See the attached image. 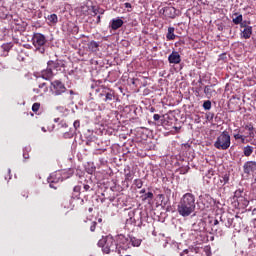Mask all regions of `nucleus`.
Returning a JSON list of instances; mask_svg holds the SVG:
<instances>
[{
  "label": "nucleus",
  "mask_w": 256,
  "mask_h": 256,
  "mask_svg": "<svg viewBox=\"0 0 256 256\" xmlns=\"http://www.w3.org/2000/svg\"><path fill=\"white\" fill-rule=\"evenodd\" d=\"M195 195L192 193L184 194L177 206V212L181 217H189L192 213H195Z\"/></svg>",
  "instance_id": "1"
},
{
  "label": "nucleus",
  "mask_w": 256,
  "mask_h": 256,
  "mask_svg": "<svg viewBox=\"0 0 256 256\" xmlns=\"http://www.w3.org/2000/svg\"><path fill=\"white\" fill-rule=\"evenodd\" d=\"M32 45L38 53H45L47 49V38L41 33H34L32 36Z\"/></svg>",
  "instance_id": "2"
},
{
  "label": "nucleus",
  "mask_w": 256,
  "mask_h": 256,
  "mask_svg": "<svg viewBox=\"0 0 256 256\" xmlns=\"http://www.w3.org/2000/svg\"><path fill=\"white\" fill-rule=\"evenodd\" d=\"M214 147L222 151H227L231 147V136L229 132L223 131L214 142Z\"/></svg>",
  "instance_id": "3"
},
{
  "label": "nucleus",
  "mask_w": 256,
  "mask_h": 256,
  "mask_svg": "<svg viewBox=\"0 0 256 256\" xmlns=\"http://www.w3.org/2000/svg\"><path fill=\"white\" fill-rule=\"evenodd\" d=\"M98 246L102 248L103 253L109 254L111 251H117V243L111 236H106L98 241Z\"/></svg>",
  "instance_id": "4"
},
{
  "label": "nucleus",
  "mask_w": 256,
  "mask_h": 256,
  "mask_svg": "<svg viewBox=\"0 0 256 256\" xmlns=\"http://www.w3.org/2000/svg\"><path fill=\"white\" fill-rule=\"evenodd\" d=\"M50 91L52 95L59 96V95H63V93L67 91V88L65 87V84H63V82L59 80H55L51 82Z\"/></svg>",
  "instance_id": "5"
},
{
  "label": "nucleus",
  "mask_w": 256,
  "mask_h": 256,
  "mask_svg": "<svg viewBox=\"0 0 256 256\" xmlns=\"http://www.w3.org/2000/svg\"><path fill=\"white\" fill-rule=\"evenodd\" d=\"M244 173L246 175H251V173H255L256 171V162L255 161H247L243 165Z\"/></svg>",
  "instance_id": "6"
},
{
  "label": "nucleus",
  "mask_w": 256,
  "mask_h": 256,
  "mask_svg": "<svg viewBox=\"0 0 256 256\" xmlns=\"http://www.w3.org/2000/svg\"><path fill=\"white\" fill-rule=\"evenodd\" d=\"M162 11L163 15H165V17H169V19H175L177 16V9H175L173 6L164 7Z\"/></svg>",
  "instance_id": "7"
},
{
  "label": "nucleus",
  "mask_w": 256,
  "mask_h": 256,
  "mask_svg": "<svg viewBox=\"0 0 256 256\" xmlns=\"http://www.w3.org/2000/svg\"><path fill=\"white\" fill-rule=\"evenodd\" d=\"M119 247H121L122 249H129V241H130V237H125V235L120 234L118 235L117 238Z\"/></svg>",
  "instance_id": "8"
},
{
  "label": "nucleus",
  "mask_w": 256,
  "mask_h": 256,
  "mask_svg": "<svg viewBox=\"0 0 256 256\" xmlns=\"http://www.w3.org/2000/svg\"><path fill=\"white\" fill-rule=\"evenodd\" d=\"M168 61L172 65H179L181 63V55L177 51H173L169 56H168Z\"/></svg>",
  "instance_id": "9"
},
{
  "label": "nucleus",
  "mask_w": 256,
  "mask_h": 256,
  "mask_svg": "<svg viewBox=\"0 0 256 256\" xmlns=\"http://www.w3.org/2000/svg\"><path fill=\"white\" fill-rule=\"evenodd\" d=\"M100 97H105V103H111V101L115 100V91L107 89L104 93L100 94Z\"/></svg>",
  "instance_id": "10"
},
{
  "label": "nucleus",
  "mask_w": 256,
  "mask_h": 256,
  "mask_svg": "<svg viewBox=\"0 0 256 256\" xmlns=\"http://www.w3.org/2000/svg\"><path fill=\"white\" fill-rule=\"evenodd\" d=\"M11 49H13V44H11V43L2 44L0 46L1 57H7V55L9 54V51H11Z\"/></svg>",
  "instance_id": "11"
},
{
  "label": "nucleus",
  "mask_w": 256,
  "mask_h": 256,
  "mask_svg": "<svg viewBox=\"0 0 256 256\" xmlns=\"http://www.w3.org/2000/svg\"><path fill=\"white\" fill-rule=\"evenodd\" d=\"M54 75H55V73L49 66H47V69L41 71V77H42V79H45L46 81H49V79H53Z\"/></svg>",
  "instance_id": "12"
},
{
  "label": "nucleus",
  "mask_w": 256,
  "mask_h": 256,
  "mask_svg": "<svg viewBox=\"0 0 256 256\" xmlns=\"http://www.w3.org/2000/svg\"><path fill=\"white\" fill-rule=\"evenodd\" d=\"M241 27H244L242 31V37L244 39H251V35H253V27L241 24Z\"/></svg>",
  "instance_id": "13"
},
{
  "label": "nucleus",
  "mask_w": 256,
  "mask_h": 256,
  "mask_svg": "<svg viewBox=\"0 0 256 256\" xmlns=\"http://www.w3.org/2000/svg\"><path fill=\"white\" fill-rule=\"evenodd\" d=\"M110 27L111 29H113V31H117V29H121V27H123V20L121 18L112 19Z\"/></svg>",
  "instance_id": "14"
},
{
  "label": "nucleus",
  "mask_w": 256,
  "mask_h": 256,
  "mask_svg": "<svg viewBox=\"0 0 256 256\" xmlns=\"http://www.w3.org/2000/svg\"><path fill=\"white\" fill-rule=\"evenodd\" d=\"M47 65L52 71H60L61 70V62H59V61L50 60V61H48Z\"/></svg>",
  "instance_id": "15"
},
{
  "label": "nucleus",
  "mask_w": 256,
  "mask_h": 256,
  "mask_svg": "<svg viewBox=\"0 0 256 256\" xmlns=\"http://www.w3.org/2000/svg\"><path fill=\"white\" fill-rule=\"evenodd\" d=\"M204 93L208 98L213 97V95H215V89H213V85L205 86Z\"/></svg>",
  "instance_id": "16"
},
{
  "label": "nucleus",
  "mask_w": 256,
  "mask_h": 256,
  "mask_svg": "<svg viewBox=\"0 0 256 256\" xmlns=\"http://www.w3.org/2000/svg\"><path fill=\"white\" fill-rule=\"evenodd\" d=\"M88 49H89V51H92V53H97V51H99V43H97L95 41H91L88 44Z\"/></svg>",
  "instance_id": "17"
},
{
  "label": "nucleus",
  "mask_w": 256,
  "mask_h": 256,
  "mask_svg": "<svg viewBox=\"0 0 256 256\" xmlns=\"http://www.w3.org/2000/svg\"><path fill=\"white\" fill-rule=\"evenodd\" d=\"M168 41H173L175 39V28L169 27L168 33L166 35Z\"/></svg>",
  "instance_id": "18"
},
{
  "label": "nucleus",
  "mask_w": 256,
  "mask_h": 256,
  "mask_svg": "<svg viewBox=\"0 0 256 256\" xmlns=\"http://www.w3.org/2000/svg\"><path fill=\"white\" fill-rule=\"evenodd\" d=\"M56 175H61V173L52 174V175L50 176V178H48V183H50V187H51L52 189H57V187H55V185H53V183H57V182L59 181V180L54 179V177H55Z\"/></svg>",
  "instance_id": "19"
},
{
  "label": "nucleus",
  "mask_w": 256,
  "mask_h": 256,
  "mask_svg": "<svg viewBox=\"0 0 256 256\" xmlns=\"http://www.w3.org/2000/svg\"><path fill=\"white\" fill-rule=\"evenodd\" d=\"M130 245L132 247H139V245H141V239H137L135 237H130L129 246Z\"/></svg>",
  "instance_id": "20"
},
{
  "label": "nucleus",
  "mask_w": 256,
  "mask_h": 256,
  "mask_svg": "<svg viewBox=\"0 0 256 256\" xmlns=\"http://www.w3.org/2000/svg\"><path fill=\"white\" fill-rule=\"evenodd\" d=\"M244 129H246V131H249L248 133V137H255V133L254 131V127L253 124H247L246 126H244Z\"/></svg>",
  "instance_id": "21"
},
{
  "label": "nucleus",
  "mask_w": 256,
  "mask_h": 256,
  "mask_svg": "<svg viewBox=\"0 0 256 256\" xmlns=\"http://www.w3.org/2000/svg\"><path fill=\"white\" fill-rule=\"evenodd\" d=\"M47 20L49 23H52V25H55L59 21V18L57 17V14H51L47 16Z\"/></svg>",
  "instance_id": "22"
},
{
  "label": "nucleus",
  "mask_w": 256,
  "mask_h": 256,
  "mask_svg": "<svg viewBox=\"0 0 256 256\" xmlns=\"http://www.w3.org/2000/svg\"><path fill=\"white\" fill-rule=\"evenodd\" d=\"M244 155L245 157H251V155H253V146H246L244 147Z\"/></svg>",
  "instance_id": "23"
},
{
  "label": "nucleus",
  "mask_w": 256,
  "mask_h": 256,
  "mask_svg": "<svg viewBox=\"0 0 256 256\" xmlns=\"http://www.w3.org/2000/svg\"><path fill=\"white\" fill-rule=\"evenodd\" d=\"M232 21L234 25H241V23L243 22V15L241 14L237 15V17L233 18Z\"/></svg>",
  "instance_id": "24"
},
{
  "label": "nucleus",
  "mask_w": 256,
  "mask_h": 256,
  "mask_svg": "<svg viewBox=\"0 0 256 256\" xmlns=\"http://www.w3.org/2000/svg\"><path fill=\"white\" fill-rule=\"evenodd\" d=\"M142 197L143 201H151L153 199V192L145 193Z\"/></svg>",
  "instance_id": "25"
},
{
  "label": "nucleus",
  "mask_w": 256,
  "mask_h": 256,
  "mask_svg": "<svg viewBox=\"0 0 256 256\" xmlns=\"http://www.w3.org/2000/svg\"><path fill=\"white\" fill-rule=\"evenodd\" d=\"M203 109H205V111L211 110V101H210V100L204 101V103H203Z\"/></svg>",
  "instance_id": "26"
},
{
  "label": "nucleus",
  "mask_w": 256,
  "mask_h": 256,
  "mask_svg": "<svg viewBox=\"0 0 256 256\" xmlns=\"http://www.w3.org/2000/svg\"><path fill=\"white\" fill-rule=\"evenodd\" d=\"M134 185L137 187V189H141L143 187V181L141 179L134 180Z\"/></svg>",
  "instance_id": "27"
},
{
  "label": "nucleus",
  "mask_w": 256,
  "mask_h": 256,
  "mask_svg": "<svg viewBox=\"0 0 256 256\" xmlns=\"http://www.w3.org/2000/svg\"><path fill=\"white\" fill-rule=\"evenodd\" d=\"M135 215V212H129L130 219H127V223H135V218L133 216Z\"/></svg>",
  "instance_id": "28"
},
{
  "label": "nucleus",
  "mask_w": 256,
  "mask_h": 256,
  "mask_svg": "<svg viewBox=\"0 0 256 256\" xmlns=\"http://www.w3.org/2000/svg\"><path fill=\"white\" fill-rule=\"evenodd\" d=\"M41 107V104L39 103H34L33 106H32V111L34 113H37V111H39V108Z\"/></svg>",
  "instance_id": "29"
},
{
  "label": "nucleus",
  "mask_w": 256,
  "mask_h": 256,
  "mask_svg": "<svg viewBox=\"0 0 256 256\" xmlns=\"http://www.w3.org/2000/svg\"><path fill=\"white\" fill-rule=\"evenodd\" d=\"M246 136H243L241 134H235L234 139H241L242 143H245Z\"/></svg>",
  "instance_id": "30"
},
{
  "label": "nucleus",
  "mask_w": 256,
  "mask_h": 256,
  "mask_svg": "<svg viewBox=\"0 0 256 256\" xmlns=\"http://www.w3.org/2000/svg\"><path fill=\"white\" fill-rule=\"evenodd\" d=\"M73 127L77 131V129H79V127H81V122L79 120L74 121Z\"/></svg>",
  "instance_id": "31"
},
{
  "label": "nucleus",
  "mask_w": 256,
  "mask_h": 256,
  "mask_svg": "<svg viewBox=\"0 0 256 256\" xmlns=\"http://www.w3.org/2000/svg\"><path fill=\"white\" fill-rule=\"evenodd\" d=\"M132 179H133V174H131V172H128L125 174L126 181H131Z\"/></svg>",
  "instance_id": "32"
},
{
  "label": "nucleus",
  "mask_w": 256,
  "mask_h": 256,
  "mask_svg": "<svg viewBox=\"0 0 256 256\" xmlns=\"http://www.w3.org/2000/svg\"><path fill=\"white\" fill-rule=\"evenodd\" d=\"M97 229V222H91L90 231H95Z\"/></svg>",
  "instance_id": "33"
},
{
  "label": "nucleus",
  "mask_w": 256,
  "mask_h": 256,
  "mask_svg": "<svg viewBox=\"0 0 256 256\" xmlns=\"http://www.w3.org/2000/svg\"><path fill=\"white\" fill-rule=\"evenodd\" d=\"M92 13H93V17H95L98 13H99V8H95V6L92 7Z\"/></svg>",
  "instance_id": "34"
},
{
  "label": "nucleus",
  "mask_w": 256,
  "mask_h": 256,
  "mask_svg": "<svg viewBox=\"0 0 256 256\" xmlns=\"http://www.w3.org/2000/svg\"><path fill=\"white\" fill-rule=\"evenodd\" d=\"M39 89H43L44 93H46L47 91V84L46 83H42L39 85Z\"/></svg>",
  "instance_id": "35"
},
{
  "label": "nucleus",
  "mask_w": 256,
  "mask_h": 256,
  "mask_svg": "<svg viewBox=\"0 0 256 256\" xmlns=\"http://www.w3.org/2000/svg\"><path fill=\"white\" fill-rule=\"evenodd\" d=\"M64 137H65V139H71V137H73V132L64 133Z\"/></svg>",
  "instance_id": "36"
},
{
  "label": "nucleus",
  "mask_w": 256,
  "mask_h": 256,
  "mask_svg": "<svg viewBox=\"0 0 256 256\" xmlns=\"http://www.w3.org/2000/svg\"><path fill=\"white\" fill-rule=\"evenodd\" d=\"M74 193H80L81 191V186H75L74 189H73Z\"/></svg>",
  "instance_id": "37"
},
{
  "label": "nucleus",
  "mask_w": 256,
  "mask_h": 256,
  "mask_svg": "<svg viewBox=\"0 0 256 256\" xmlns=\"http://www.w3.org/2000/svg\"><path fill=\"white\" fill-rule=\"evenodd\" d=\"M153 119L154 121H159L161 119V116L159 114H154Z\"/></svg>",
  "instance_id": "38"
},
{
  "label": "nucleus",
  "mask_w": 256,
  "mask_h": 256,
  "mask_svg": "<svg viewBox=\"0 0 256 256\" xmlns=\"http://www.w3.org/2000/svg\"><path fill=\"white\" fill-rule=\"evenodd\" d=\"M124 7L126 8V9H131V3H129V2H126L125 4H124Z\"/></svg>",
  "instance_id": "39"
},
{
  "label": "nucleus",
  "mask_w": 256,
  "mask_h": 256,
  "mask_svg": "<svg viewBox=\"0 0 256 256\" xmlns=\"http://www.w3.org/2000/svg\"><path fill=\"white\" fill-rule=\"evenodd\" d=\"M99 23H101V16H97L96 19V25H99Z\"/></svg>",
  "instance_id": "40"
},
{
  "label": "nucleus",
  "mask_w": 256,
  "mask_h": 256,
  "mask_svg": "<svg viewBox=\"0 0 256 256\" xmlns=\"http://www.w3.org/2000/svg\"><path fill=\"white\" fill-rule=\"evenodd\" d=\"M187 253H189V250L185 249L183 252L180 253V256H183V255H187Z\"/></svg>",
  "instance_id": "41"
},
{
  "label": "nucleus",
  "mask_w": 256,
  "mask_h": 256,
  "mask_svg": "<svg viewBox=\"0 0 256 256\" xmlns=\"http://www.w3.org/2000/svg\"><path fill=\"white\" fill-rule=\"evenodd\" d=\"M219 225V220H214L213 227H217Z\"/></svg>",
  "instance_id": "42"
},
{
  "label": "nucleus",
  "mask_w": 256,
  "mask_h": 256,
  "mask_svg": "<svg viewBox=\"0 0 256 256\" xmlns=\"http://www.w3.org/2000/svg\"><path fill=\"white\" fill-rule=\"evenodd\" d=\"M23 157H24V159H29V154L24 153Z\"/></svg>",
  "instance_id": "43"
},
{
  "label": "nucleus",
  "mask_w": 256,
  "mask_h": 256,
  "mask_svg": "<svg viewBox=\"0 0 256 256\" xmlns=\"http://www.w3.org/2000/svg\"><path fill=\"white\" fill-rule=\"evenodd\" d=\"M84 189L87 191L88 189H90V186L89 185H84Z\"/></svg>",
  "instance_id": "44"
},
{
  "label": "nucleus",
  "mask_w": 256,
  "mask_h": 256,
  "mask_svg": "<svg viewBox=\"0 0 256 256\" xmlns=\"http://www.w3.org/2000/svg\"><path fill=\"white\" fill-rule=\"evenodd\" d=\"M100 15H103V13H105V10H99L98 12Z\"/></svg>",
  "instance_id": "45"
},
{
  "label": "nucleus",
  "mask_w": 256,
  "mask_h": 256,
  "mask_svg": "<svg viewBox=\"0 0 256 256\" xmlns=\"http://www.w3.org/2000/svg\"><path fill=\"white\" fill-rule=\"evenodd\" d=\"M237 195H241V191H236L235 196H237Z\"/></svg>",
  "instance_id": "46"
},
{
  "label": "nucleus",
  "mask_w": 256,
  "mask_h": 256,
  "mask_svg": "<svg viewBox=\"0 0 256 256\" xmlns=\"http://www.w3.org/2000/svg\"><path fill=\"white\" fill-rule=\"evenodd\" d=\"M70 95H75V92L73 90L69 91Z\"/></svg>",
  "instance_id": "47"
},
{
  "label": "nucleus",
  "mask_w": 256,
  "mask_h": 256,
  "mask_svg": "<svg viewBox=\"0 0 256 256\" xmlns=\"http://www.w3.org/2000/svg\"><path fill=\"white\" fill-rule=\"evenodd\" d=\"M146 193L145 189L140 190V194Z\"/></svg>",
  "instance_id": "48"
},
{
  "label": "nucleus",
  "mask_w": 256,
  "mask_h": 256,
  "mask_svg": "<svg viewBox=\"0 0 256 256\" xmlns=\"http://www.w3.org/2000/svg\"><path fill=\"white\" fill-rule=\"evenodd\" d=\"M42 131H43L44 133H47V129H45V127H42Z\"/></svg>",
  "instance_id": "49"
},
{
  "label": "nucleus",
  "mask_w": 256,
  "mask_h": 256,
  "mask_svg": "<svg viewBox=\"0 0 256 256\" xmlns=\"http://www.w3.org/2000/svg\"><path fill=\"white\" fill-rule=\"evenodd\" d=\"M34 92L39 93V89L38 88L34 89Z\"/></svg>",
  "instance_id": "50"
},
{
  "label": "nucleus",
  "mask_w": 256,
  "mask_h": 256,
  "mask_svg": "<svg viewBox=\"0 0 256 256\" xmlns=\"http://www.w3.org/2000/svg\"><path fill=\"white\" fill-rule=\"evenodd\" d=\"M62 127H67V123H64V124L62 125Z\"/></svg>",
  "instance_id": "51"
},
{
  "label": "nucleus",
  "mask_w": 256,
  "mask_h": 256,
  "mask_svg": "<svg viewBox=\"0 0 256 256\" xmlns=\"http://www.w3.org/2000/svg\"><path fill=\"white\" fill-rule=\"evenodd\" d=\"M73 99V97H70L69 100L71 101Z\"/></svg>",
  "instance_id": "52"
},
{
  "label": "nucleus",
  "mask_w": 256,
  "mask_h": 256,
  "mask_svg": "<svg viewBox=\"0 0 256 256\" xmlns=\"http://www.w3.org/2000/svg\"><path fill=\"white\" fill-rule=\"evenodd\" d=\"M211 119H213V114H211Z\"/></svg>",
  "instance_id": "53"
}]
</instances>
